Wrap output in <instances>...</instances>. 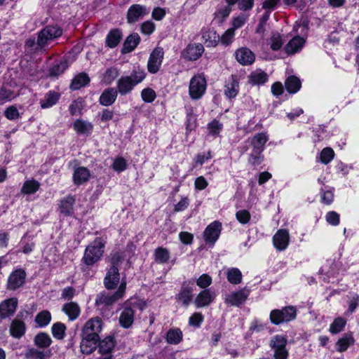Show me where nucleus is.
Returning a JSON list of instances; mask_svg holds the SVG:
<instances>
[{
    "label": "nucleus",
    "mask_w": 359,
    "mask_h": 359,
    "mask_svg": "<svg viewBox=\"0 0 359 359\" xmlns=\"http://www.w3.org/2000/svg\"><path fill=\"white\" fill-rule=\"evenodd\" d=\"M248 295L249 292L246 290L231 292L226 297L225 302L231 306H238L246 300Z\"/></svg>",
    "instance_id": "nucleus-20"
},
{
    "label": "nucleus",
    "mask_w": 359,
    "mask_h": 359,
    "mask_svg": "<svg viewBox=\"0 0 359 359\" xmlns=\"http://www.w3.org/2000/svg\"><path fill=\"white\" fill-rule=\"evenodd\" d=\"M203 319V316L201 313H194L190 316L189 323L191 326L199 327Z\"/></svg>",
    "instance_id": "nucleus-58"
},
{
    "label": "nucleus",
    "mask_w": 359,
    "mask_h": 359,
    "mask_svg": "<svg viewBox=\"0 0 359 359\" xmlns=\"http://www.w3.org/2000/svg\"><path fill=\"white\" fill-rule=\"evenodd\" d=\"M222 229L220 222L215 221L209 224L204 231V238L206 243L214 244L218 239Z\"/></svg>",
    "instance_id": "nucleus-14"
},
{
    "label": "nucleus",
    "mask_w": 359,
    "mask_h": 359,
    "mask_svg": "<svg viewBox=\"0 0 359 359\" xmlns=\"http://www.w3.org/2000/svg\"><path fill=\"white\" fill-rule=\"evenodd\" d=\"M111 166L114 170L121 172L126 168L127 163L125 158H114Z\"/></svg>",
    "instance_id": "nucleus-59"
},
{
    "label": "nucleus",
    "mask_w": 359,
    "mask_h": 359,
    "mask_svg": "<svg viewBox=\"0 0 359 359\" xmlns=\"http://www.w3.org/2000/svg\"><path fill=\"white\" fill-rule=\"evenodd\" d=\"M215 297L214 292L210 290H203L196 296L194 302L197 308H202L210 305Z\"/></svg>",
    "instance_id": "nucleus-19"
},
{
    "label": "nucleus",
    "mask_w": 359,
    "mask_h": 359,
    "mask_svg": "<svg viewBox=\"0 0 359 359\" xmlns=\"http://www.w3.org/2000/svg\"><path fill=\"white\" fill-rule=\"evenodd\" d=\"M60 97L58 93L54 91L48 93L43 99L40 100L41 108L46 109L53 107L57 103Z\"/></svg>",
    "instance_id": "nucleus-34"
},
{
    "label": "nucleus",
    "mask_w": 359,
    "mask_h": 359,
    "mask_svg": "<svg viewBox=\"0 0 359 359\" xmlns=\"http://www.w3.org/2000/svg\"><path fill=\"white\" fill-rule=\"evenodd\" d=\"M123 261V256L120 252H114L111 254L109 257L108 258V262L111 264L110 267L118 268V265L121 264Z\"/></svg>",
    "instance_id": "nucleus-54"
},
{
    "label": "nucleus",
    "mask_w": 359,
    "mask_h": 359,
    "mask_svg": "<svg viewBox=\"0 0 359 359\" xmlns=\"http://www.w3.org/2000/svg\"><path fill=\"white\" fill-rule=\"evenodd\" d=\"M134 320V311L130 308H125L119 317V322L122 327H129Z\"/></svg>",
    "instance_id": "nucleus-33"
},
{
    "label": "nucleus",
    "mask_w": 359,
    "mask_h": 359,
    "mask_svg": "<svg viewBox=\"0 0 359 359\" xmlns=\"http://www.w3.org/2000/svg\"><path fill=\"white\" fill-rule=\"evenodd\" d=\"M238 81L236 76L231 75L225 85L224 94L229 98L235 97L238 93Z\"/></svg>",
    "instance_id": "nucleus-25"
},
{
    "label": "nucleus",
    "mask_w": 359,
    "mask_h": 359,
    "mask_svg": "<svg viewBox=\"0 0 359 359\" xmlns=\"http://www.w3.org/2000/svg\"><path fill=\"white\" fill-rule=\"evenodd\" d=\"M67 67L68 65L67 61H61L53 66L50 70V74L51 76H59L62 74Z\"/></svg>",
    "instance_id": "nucleus-51"
},
{
    "label": "nucleus",
    "mask_w": 359,
    "mask_h": 359,
    "mask_svg": "<svg viewBox=\"0 0 359 359\" xmlns=\"http://www.w3.org/2000/svg\"><path fill=\"white\" fill-rule=\"evenodd\" d=\"M122 38L121 32L118 29L109 32L106 38V44L109 48L116 47Z\"/></svg>",
    "instance_id": "nucleus-36"
},
{
    "label": "nucleus",
    "mask_w": 359,
    "mask_h": 359,
    "mask_svg": "<svg viewBox=\"0 0 359 359\" xmlns=\"http://www.w3.org/2000/svg\"><path fill=\"white\" fill-rule=\"evenodd\" d=\"M141 96L145 102H151L156 98V93L153 89L147 88L142 90Z\"/></svg>",
    "instance_id": "nucleus-55"
},
{
    "label": "nucleus",
    "mask_w": 359,
    "mask_h": 359,
    "mask_svg": "<svg viewBox=\"0 0 359 359\" xmlns=\"http://www.w3.org/2000/svg\"><path fill=\"white\" fill-rule=\"evenodd\" d=\"M62 30L60 27L48 25L38 33L36 50H46V48L55 39L60 37Z\"/></svg>",
    "instance_id": "nucleus-3"
},
{
    "label": "nucleus",
    "mask_w": 359,
    "mask_h": 359,
    "mask_svg": "<svg viewBox=\"0 0 359 359\" xmlns=\"http://www.w3.org/2000/svg\"><path fill=\"white\" fill-rule=\"evenodd\" d=\"M118 93L117 90L114 88L105 89L100 97V103L103 106H111L116 101Z\"/></svg>",
    "instance_id": "nucleus-22"
},
{
    "label": "nucleus",
    "mask_w": 359,
    "mask_h": 359,
    "mask_svg": "<svg viewBox=\"0 0 359 359\" xmlns=\"http://www.w3.org/2000/svg\"><path fill=\"white\" fill-rule=\"evenodd\" d=\"M51 343L52 340L50 336L46 333H39L34 337V344L39 348H48Z\"/></svg>",
    "instance_id": "nucleus-43"
},
{
    "label": "nucleus",
    "mask_w": 359,
    "mask_h": 359,
    "mask_svg": "<svg viewBox=\"0 0 359 359\" xmlns=\"http://www.w3.org/2000/svg\"><path fill=\"white\" fill-rule=\"evenodd\" d=\"M222 128V124L218 121L214 120L208 124V130L210 133L212 135H217L219 133Z\"/></svg>",
    "instance_id": "nucleus-62"
},
{
    "label": "nucleus",
    "mask_w": 359,
    "mask_h": 359,
    "mask_svg": "<svg viewBox=\"0 0 359 359\" xmlns=\"http://www.w3.org/2000/svg\"><path fill=\"white\" fill-rule=\"evenodd\" d=\"M26 273L22 269H17L12 272L8 278L6 287L10 290H15L25 283Z\"/></svg>",
    "instance_id": "nucleus-10"
},
{
    "label": "nucleus",
    "mask_w": 359,
    "mask_h": 359,
    "mask_svg": "<svg viewBox=\"0 0 359 359\" xmlns=\"http://www.w3.org/2000/svg\"><path fill=\"white\" fill-rule=\"evenodd\" d=\"M163 56L164 51L162 48L156 47L153 50L147 62V69L149 73L156 74L159 71Z\"/></svg>",
    "instance_id": "nucleus-9"
},
{
    "label": "nucleus",
    "mask_w": 359,
    "mask_h": 359,
    "mask_svg": "<svg viewBox=\"0 0 359 359\" xmlns=\"http://www.w3.org/2000/svg\"><path fill=\"white\" fill-rule=\"evenodd\" d=\"M18 304V299L15 297L7 299L1 302L0 318H6L12 316L16 311Z\"/></svg>",
    "instance_id": "nucleus-15"
},
{
    "label": "nucleus",
    "mask_w": 359,
    "mask_h": 359,
    "mask_svg": "<svg viewBox=\"0 0 359 359\" xmlns=\"http://www.w3.org/2000/svg\"><path fill=\"white\" fill-rule=\"evenodd\" d=\"M228 280L232 284H238L242 280V273L237 268H231L226 273Z\"/></svg>",
    "instance_id": "nucleus-45"
},
{
    "label": "nucleus",
    "mask_w": 359,
    "mask_h": 359,
    "mask_svg": "<svg viewBox=\"0 0 359 359\" xmlns=\"http://www.w3.org/2000/svg\"><path fill=\"white\" fill-rule=\"evenodd\" d=\"M118 75L119 71L116 67H109L103 74L102 81L107 85L111 84Z\"/></svg>",
    "instance_id": "nucleus-40"
},
{
    "label": "nucleus",
    "mask_w": 359,
    "mask_h": 359,
    "mask_svg": "<svg viewBox=\"0 0 359 359\" xmlns=\"http://www.w3.org/2000/svg\"><path fill=\"white\" fill-rule=\"evenodd\" d=\"M296 316V309L294 306H289L282 309L272 310L270 313V320L274 325H280L294 320Z\"/></svg>",
    "instance_id": "nucleus-5"
},
{
    "label": "nucleus",
    "mask_w": 359,
    "mask_h": 359,
    "mask_svg": "<svg viewBox=\"0 0 359 359\" xmlns=\"http://www.w3.org/2000/svg\"><path fill=\"white\" fill-rule=\"evenodd\" d=\"M237 219L242 224H246L250 219V214L248 210H239L236 214Z\"/></svg>",
    "instance_id": "nucleus-61"
},
{
    "label": "nucleus",
    "mask_w": 359,
    "mask_h": 359,
    "mask_svg": "<svg viewBox=\"0 0 359 359\" xmlns=\"http://www.w3.org/2000/svg\"><path fill=\"white\" fill-rule=\"evenodd\" d=\"M26 326L23 321L15 318L14 319L10 327V333L15 338H20L25 332Z\"/></svg>",
    "instance_id": "nucleus-28"
},
{
    "label": "nucleus",
    "mask_w": 359,
    "mask_h": 359,
    "mask_svg": "<svg viewBox=\"0 0 359 359\" xmlns=\"http://www.w3.org/2000/svg\"><path fill=\"white\" fill-rule=\"evenodd\" d=\"M269 76L266 72L261 69L252 72L248 76V83L252 86L262 85L268 81Z\"/></svg>",
    "instance_id": "nucleus-27"
},
{
    "label": "nucleus",
    "mask_w": 359,
    "mask_h": 359,
    "mask_svg": "<svg viewBox=\"0 0 359 359\" xmlns=\"http://www.w3.org/2000/svg\"><path fill=\"white\" fill-rule=\"evenodd\" d=\"M235 34L234 29L230 28L228 29L221 36H220V41L221 43L224 46H229L230 45L233 39Z\"/></svg>",
    "instance_id": "nucleus-52"
},
{
    "label": "nucleus",
    "mask_w": 359,
    "mask_h": 359,
    "mask_svg": "<svg viewBox=\"0 0 359 359\" xmlns=\"http://www.w3.org/2000/svg\"><path fill=\"white\" fill-rule=\"evenodd\" d=\"M231 11V7L229 6H224L219 9L217 12L215 13L214 20L217 22L219 24H222L225 19L229 15Z\"/></svg>",
    "instance_id": "nucleus-47"
},
{
    "label": "nucleus",
    "mask_w": 359,
    "mask_h": 359,
    "mask_svg": "<svg viewBox=\"0 0 359 359\" xmlns=\"http://www.w3.org/2000/svg\"><path fill=\"white\" fill-rule=\"evenodd\" d=\"M346 325V320L342 318H337L334 319L333 323L330 325V332L332 334H337L340 332Z\"/></svg>",
    "instance_id": "nucleus-50"
},
{
    "label": "nucleus",
    "mask_w": 359,
    "mask_h": 359,
    "mask_svg": "<svg viewBox=\"0 0 359 359\" xmlns=\"http://www.w3.org/2000/svg\"><path fill=\"white\" fill-rule=\"evenodd\" d=\"M155 29V25L151 21H146L141 25V31L144 34H151Z\"/></svg>",
    "instance_id": "nucleus-63"
},
{
    "label": "nucleus",
    "mask_w": 359,
    "mask_h": 359,
    "mask_svg": "<svg viewBox=\"0 0 359 359\" xmlns=\"http://www.w3.org/2000/svg\"><path fill=\"white\" fill-rule=\"evenodd\" d=\"M287 339L282 335H275L271 337L269 346L273 351L274 359H287L288 351L286 349Z\"/></svg>",
    "instance_id": "nucleus-6"
},
{
    "label": "nucleus",
    "mask_w": 359,
    "mask_h": 359,
    "mask_svg": "<svg viewBox=\"0 0 359 359\" xmlns=\"http://www.w3.org/2000/svg\"><path fill=\"white\" fill-rule=\"evenodd\" d=\"M73 128L79 135L89 136L93 130V125L90 122L77 119L73 123Z\"/></svg>",
    "instance_id": "nucleus-24"
},
{
    "label": "nucleus",
    "mask_w": 359,
    "mask_h": 359,
    "mask_svg": "<svg viewBox=\"0 0 359 359\" xmlns=\"http://www.w3.org/2000/svg\"><path fill=\"white\" fill-rule=\"evenodd\" d=\"M235 57L238 63L244 66L252 65L255 60L253 52L245 47L237 49L235 52Z\"/></svg>",
    "instance_id": "nucleus-16"
},
{
    "label": "nucleus",
    "mask_w": 359,
    "mask_h": 359,
    "mask_svg": "<svg viewBox=\"0 0 359 359\" xmlns=\"http://www.w3.org/2000/svg\"><path fill=\"white\" fill-rule=\"evenodd\" d=\"M75 198L72 196H67L61 200L59 210L65 216L71 215L74 212Z\"/></svg>",
    "instance_id": "nucleus-26"
},
{
    "label": "nucleus",
    "mask_w": 359,
    "mask_h": 359,
    "mask_svg": "<svg viewBox=\"0 0 359 359\" xmlns=\"http://www.w3.org/2000/svg\"><path fill=\"white\" fill-rule=\"evenodd\" d=\"M90 177V172L85 167L77 168L74 172L73 180L76 185L86 182Z\"/></svg>",
    "instance_id": "nucleus-29"
},
{
    "label": "nucleus",
    "mask_w": 359,
    "mask_h": 359,
    "mask_svg": "<svg viewBox=\"0 0 359 359\" xmlns=\"http://www.w3.org/2000/svg\"><path fill=\"white\" fill-rule=\"evenodd\" d=\"M51 320V315L48 311H43L36 316L35 321L41 327L47 325Z\"/></svg>",
    "instance_id": "nucleus-48"
},
{
    "label": "nucleus",
    "mask_w": 359,
    "mask_h": 359,
    "mask_svg": "<svg viewBox=\"0 0 359 359\" xmlns=\"http://www.w3.org/2000/svg\"><path fill=\"white\" fill-rule=\"evenodd\" d=\"M66 326L61 323H56L52 326V334L57 339H62L65 337Z\"/></svg>",
    "instance_id": "nucleus-49"
},
{
    "label": "nucleus",
    "mask_w": 359,
    "mask_h": 359,
    "mask_svg": "<svg viewBox=\"0 0 359 359\" xmlns=\"http://www.w3.org/2000/svg\"><path fill=\"white\" fill-rule=\"evenodd\" d=\"M39 186L36 180H27L24 183L21 191L25 194H32L38 191Z\"/></svg>",
    "instance_id": "nucleus-46"
},
{
    "label": "nucleus",
    "mask_w": 359,
    "mask_h": 359,
    "mask_svg": "<svg viewBox=\"0 0 359 359\" xmlns=\"http://www.w3.org/2000/svg\"><path fill=\"white\" fill-rule=\"evenodd\" d=\"M182 332L180 329H171L166 335V341L170 344H177L182 340Z\"/></svg>",
    "instance_id": "nucleus-41"
},
{
    "label": "nucleus",
    "mask_w": 359,
    "mask_h": 359,
    "mask_svg": "<svg viewBox=\"0 0 359 359\" xmlns=\"http://www.w3.org/2000/svg\"><path fill=\"white\" fill-rule=\"evenodd\" d=\"M98 340L95 339L88 338L85 336H82V340L81 342L80 348L81 351L84 354H90L95 348V344Z\"/></svg>",
    "instance_id": "nucleus-37"
},
{
    "label": "nucleus",
    "mask_w": 359,
    "mask_h": 359,
    "mask_svg": "<svg viewBox=\"0 0 359 359\" xmlns=\"http://www.w3.org/2000/svg\"><path fill=\"white\" fill-rule=\"evenodd\" d=\"M206 89V80L202 75L194 76L190 81L189 92L191 97L198 100L204 94Z\"/></svg>",
    "instance_id": "nucleus-8"
},
{
    "label": "nucleus",
    "mask_w": 359,
    "mask_h": 359,
    "mask_svg": "<svg viewBox=\"0 0 359 359\" xmlns=\"http://www.w3.org/2000/svg\"><path fill=\"white\" fill-rule=\"evenodd\" d=\"M148 13L149 11L145 6L133 4L128 10L127 21L130 24L135 23Z\"/></svg>",
    "instance_id": "nucleus-13"
},
{
    "label": "nucleus",
    "mask_w": 359,
    "mask_h": 359,
    "mask_svg": "<svg viewBox=\"0 0 359 359\" xmlns=\"http://www.w3.org/2000/svg\"><path fill=\"white\" fill-rule=\"evenodd\" d=\"M140 41V37L138 34L135 33L129 35L124 41L122 52L127 53L133 51L139 44Z\"/></svg>",
    "instance_id": "nucleus-30"
},
{
    "label": "nucleus",
    "mask_w": 359,
    "mask_h": 359,
    "mask_svg": "<svg viewBox=\"0 0 359 359\" xmlns=\"http://www.w3.org/2000/svg\"><path fill=\"white\" fill-rule=\"evenodd\" d=\"M106 241L101 237L96 238L86 248L82 262L87 266H92L101 259L104 252Z\"/></svg>",
    "instance_id": "nucleus-2"
},
{
    "label": "nucleus",
    "mask_w": 359,
    "mask_h": 359,
    "mask_svg": "<svg viewBox=\"0 0 359 359\" xmlns=\"http://www.w3.org/2000/svg\"><path fill=\"white\" fill-rule=\"evenodd\" d=\"M90 82V78L86 73L82 72L76 76L72 81L70 88L72 90H79Z\"/></svg>",
    "instance_id": "nucleus-35"
},
{
    "label": "nucleus",
    "mask_w": 359,
    "mask_h": 359,
    "mask_svg": "<svg viewBox=\"0 0 359 359\" xmlns=\"http://www.w3.org/2000/svg\"><path fill=\"white\" fill-rule=\"evenodd\" d=\"M5 116L9 120H16L20 117V113L15 106H11L6 109Z\"/></svg>",
    "instance_id": "nucleus-57"
},
{
    "label": "nucleus",
    "mask_w": 359,
    "mask_h": 359,
    "mask_svg": "<svg viewBox=\"0 0 359 359\" xmlns=\"http://www.w3.org/2000/svg\"><path fill=\"white\" fill-rule=\"evenodd\" d=\"M62 311L68 316L69 320H76L81 313V309L76 302H69L63 306Z\"/></svg>",
    "instance_id": "nucleus-31"
},
{
    "label": "nucleus",
    "mask_w": 359,
    "mask_h": 359,
    "mask_svg": "<svg viewBox=\"0 0 359 359\" xmlns=\"http://www.w3.org/2000/svg\"><path fill=\"white\" fill-rule=\"evenodd\" d=\"M115 346V341L111 337H107L100 342L98 353L100 356L96 359H112L111 352Z\"/></svg>",
    "instance_id": "nucleus-11"
},
{
    "label": "nucleus",
    "mask_w": 359,
    "mask_h": 359,
    "mask_svg": "<svg viewBox=\"0 0 359 359\" xmlns=\"http://www.w3.org/2000/svg\"><path fill=\"white\" fill-rule=\"evenodd\" d=\"M290 242L289 232L285 229L278 230L273 237L274 247L280 251L287 248Z\"/></svg>",
    "instance_id": "nucleus-17"
},
{
    "label": "nucleus",
    "mask_w": 359,
    "mask_h": 359,
    "mask_svg": "<svg viewBox=\"0 0 359 359\" xmlns=\"http://www.w3.org/2000/svg\"><path fill=\"white\" fill-rule=\"evenodd\" d=\"M126 282L122 281L116 292L113 294L103 292L99 294L95 299V304L98 306H109L121 299L125 294Z\"/></svg>",
    "instance_id": "nucleus-4"
},
{
    "label": "nucleus",
    "mask_w": 359,
    "mask_h": 359,
    "mask_svg": "<svg viewBox=\"0 0 359 359\" xmlns=\"http://www.w3.org/2000/svg\"><path fill=\"white\" fill-rule=\"evenodd\" d=\"M47 355L46 352L34 348H29L25 354L26 358L31 359H44Z\"/></svg>",
    "instance_id": "nucleus-53"
},
{
    "label": "nucleus",
    "mask_w": 359,
    "mask_h": 359,
    "mask_svg": "<svg viewBox=\"0 0 359 359\" xmlns=\"http://www.w3.org/2000/svg\"><path fill=\"white\" fill-rule=\"evenodd\" d=\"M304 39L300 36H295L285 46V50L287 54H293L302 48Z\"/></svg>",
    "instance_id": "nucleus-32"
},
{
    "label": "nucleus",
    "mask_w": 359,
    "mask_h": 359,
    "mask_svg": "<svg viewBox=\"0 0 359 359\" xmlns=\"http://www.w3.org/2000/svg\"><path fill=\"white\" fill-rule=\"evenodd\" d=\"M170 255L168 249L162 247L157 248L154 252V259L157 263L165 264L170 259Z\"/></svg>",
    "instance_id": "nucleus-39"
},
{
    "label": "nucleus",
    "mask_w": 359,
    "mask_h": 359,
    "mask_svg": "<svg viewBox=\"0 0 359 359\" xmlns=\"http://www.w3.org/2000/svg\"><path fill=\"white\" fill-rule=\"evenodd\" d=\"M353 343L354 339L353 336L351 334L346 335L337 341L336 344L337 350L339 352H344Z\"/></svg>",
    "instance_id": "nucleus-42"
},
{
    "label": "nucleus",
    "mask_w": 359,
    "mask_h": 359,
    "mask_svg": "<svg viewBox=\"0 0 359 359\" xmlns=\"http://www.w3.org/2000/svg\"><path fill=\"white\" fill-rule=\"evenodd\" d=\"M204 50V47L201 43H190L182 51V54L185 60L195 61L202 55Z\"/></svg>",
    "instance_id": "nucleus-12"
},
{
    "label": "nucleus",
    "mask_w": 359,
    "mask_h": 359,
    "mask_svg": "<svg viewBox=\"0 0 359 359\" xmlns=\"http://www.w3.org/2000/svg\"><path fill=\"white\" fill-rule=\"evenodd\" d=\"M144 69L135 67L130 75L122 76L116 84L117 91L121 95H126L132 92L135 86L141 83L146 77Z\"/></svg>",
    "instance_id": "nucleus-1"
},
{
    "label": "nucleus",
    "mask_w": 359,
    "mask_h": 359,
    "mask_svg": "<svg viewBox=\"0 0 359 359\" xmlns=\"http://www.w3.org/2000/svg\"><path fill=\"white\" fill-rule=\"evenodd\" d=\"M120 281V273L118 268L110 267L104 279V285L107 290L114 289Z\"/></svg>",
    "instance_id": "nucleus-18"
},
{
    "label": "nucleus",
    "mask_w": 359,
    "mask_h": 359,
    "mask_svg": "<svg viewBox=\"0 0 359 359\" xmlns=\"http://www.w3.org/2000/svg\"><path fill=\"white\" fill-rule=\"evenodd\" d=\"M267 140L268 137L264 133H258L254 136L251 142L254 151V154H252V157H256V156L261 154Z\"/></svg>",
    "instance_id": "nucleus-23"
},
{
    "label": "nucleus",
    "mask_w": 359,
    "mask_h": 359,
    "mask_svg": "<svg viewBox=\"0 0 359 359\" xmlns=\"http://www.w3.org/2000/svg\"><path fill=\"white\" fill-rule=\"evenodd\" d=\"M177 298L184 306H188L192 300V289L191 287H182Z\"/></svg>",
    "instance_id": "nucleus-44"
},
{
    "label": "nucleus",
    "mask_w": 359,
    "mask_h": 359,
    "mask_svg": "<svg viewBox=\"0 0 359 359\" xmlns=\"http://www.w3.org/2000/svg\"><path fill=\"white\" fill-rule=\"evenodd\" d=\"M201 34L208 47H215L219 41L220 36L211 28L203 29Z\"/></svg>",
    "instance_id": "nucleus-21"
},
{
    "label": "nucleus",
    "mask_w": 359,
    "mask_h": 359,
    "mask_svg": "<svg viewBox=\"0 0 359 359\" xmlns=\"http://www.w3.org/2000/svg\"><path fill=\"white\" fill-rule=\"evenodd\" d=\"M326 220L332 225H337L339 222V215L336 212H329L326 215Z\"/></svg>",
    "instance_id": "nucleus-64"
},
{
    "label": "nucleus",
    "mask_w": 359,
    "mask_h": 359,
    "mask_svg": "<svg viewBox=\"0 0 359 359\" xmlns=\"http://www.w3.org/2000/svg\"><path fill=\"white\" fill-rule=\"evenodd\" d=\"M301 85L300 80L295 76H289L285 82V88L290 93H295L299 91Z\"/></svg>",
    "instance_id": "nucleus-38"
},
{
    "label": "nucleus",
    "mask_w": 359,
    "mask_h": 359,
    "mask_svg": "<svg viewBox=\"0 0 359 359\" xmlns=\"http://www.w3.org/2000/svg\"><path fill=\"white\" fill-rule=\"evenodd\" d=\"M102 328V320L99 317L92 318L85 323L81 331V336L99 341V333L101 332Z\"/></svg>",
    "instance_id": "nucleus-7"
},
{
    "label": "nucleus",
    "mask_w": 359,
    "mask_h": 359,
    "mask_svg": "<svg viewBox=\"0 0 359 359\" xmlns=\"http://www.w3.org/2000/svg\"><path fill=\"white\" fill-rule=\"evenodd\" d=\"M14 97L12 90L5 88H0V101H10Z\"/></svg>",
    "instance_id": "nucleus-60"
},
{
    "label": "nucleus",
    "mask_w": 359,
    "mask_h": 359,
    "mask_svg": "<svg viewBox=\"0 0 359 359\" xmlns=\"http://www.w3.org/2000/svg\"><path fill=\"white\" fill-rule=\"evenodd\" d=\"M211 283L212 278L206 273L201 275L196 280L197 285L203 289L208 287Z\"/></svg>",
    "instance_id": "nucleus-56"
}]
</instances>
